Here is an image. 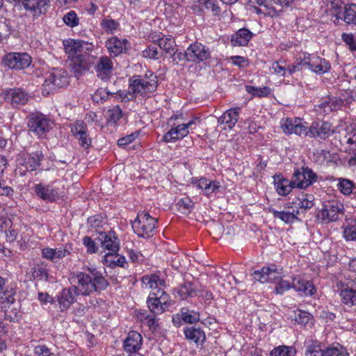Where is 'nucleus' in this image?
Listing matches in <instances>:
<instances>
[{"label":"nucleus","mask_w":356,"mask_h":356,"mask_svg":"<svg viewBox=\"0 0 356 356\" xmlns=\"http://www.w3.org/2000/svg\"><path fill=\"white\" fill-rule=\"evenodd\" d=\"M70 280L73 286L63 289L56 296L60 312L67 310L76 301V296L100 293L109 286V282L97 268L88 266H84L83 271L72 273Z\"/></svg>","instance_id":"f257e3e1"},{"label":"nucleus","mask_w":356,"mask_h":356,"mask_svg":"<svg viewBox=\"0 0 356 356\" xmlns=\"http://www.w3.org/2000/svg\"><path fill=\"white\" fill-rule=\"evenodd\" d=\"M129 91L127 92L118 90L116 94L122 99H132L138 95H143L154 92L158 87L157 76L150 73L149 80L144 79L140 76H133L129 80Z\"/></svg>","instance_id":"f03ea898"},{"label":"nucleus","mask_w":356,"mask_h":356,"mask_svg":"<svg viewBox=\"0 0 356 356\" xmlns=\"http://www.w3.org/2000/svg\"><path fill=\"white\" fill-rule=\"evenodd\" d=\"M68 84L67 72L63 68H54L46 74L42 86V94L47 97Z\"/></svg>","instance_id":"7ed1b4c3"},{"label":"nucleus","mask_w":356,"mask_h":356,"mask_svg":"<svg viewBox=\"0 0 356 356\" xmlns=\"http://www.w3.org/2000/svg\"><path fill=\"white\" fill-rule=\"evenodd\" d=\"M157 220L148 213L140 211L131 225L134 232L139 236L145 238L152 237L156 234Z\"/></svg>","instance_id":"20e7f679"},{"label":"nucleus","mask_w":356,"mask_h":356,"mask_svg":"<svg viewBox=\"0 0 356 356\" xmlns=\"http://www.w3.org/2000/svg\"><path fill=\"white\" fill-rule=\"evenodd\" d=\"M28 119L29 130L39 138L44 136L52 129L53 122L41 113H31Z\"/></svg>","instance_id":"39448f33"},{"label":"nucleus","mask_w":356,"mask_h":356,"mask_svg":"<svg viewBox=\"0 0 356 356\" xmlns=\"http://www.w3.org/2000/svg\"><path fill=\"white\" fill-rule=\"evenodd\" d=\"M43 157L41 152L19 154L17 158L18 167L16 171L19 172V175L24 176L28 171L35 170L40 165Z\"/></svg>","instance_id":"423d86ee"},{"label":"nucleus","mask_w":356,"mask_h":356,"mask_svg":"<svg viewBox=\"0 0 356 356\" xmlns=\"http://www.w3.org/2000/svg\"><path fill=\"white\" fill-rule=\"evenodd\" d=\"M317 178V175L308 166L295 169L292 176L293 185L300 189H305L312 185L316 182Z\"/></svg>","instance_id":"0eeeda50"},{"label":"nucleus","mask_w":356,"mask_h":356,"mask_svg":"<svg viewBox=\"0 0 356 356\" xmlns=\"http://www.w3.org/2000/svg\"><path fill=\"white\" fill-rule=\"evenodd\" d=\"M31 61V57L26 53L10 52L3 56L2 64L10 69L22 70L29 67Z\"/></svg>","instance_id":"6e6552de"},{"label":"nucleus","mask_w":356,"mask_h":356,"mask_svg":"<svg viewBox=\"0 0 356 356\" xmlns=\"http://www.w3.org/2000/svg\"><path fill=\"white\" fill-rule=\"evenodd\" d=\"M343 205L337 200L327 201L317 214L318 219L323 223L337 220L339 213L342 211Z\"/></svg>","instance_id":"1a4fd4ad"},{"label":"nucleus","mask_w":356,"mask_h":356,"mask_svg":"<svg viewBox=\"0 0 356 356\" xmlns=\"http://www.w3.org/2000/svg\"><path fill=\"white\" fill-rule=\"evenodd\" d=\"M282 131L286 134H295L299 136H309L310 127L300 118H286L281 124Z\"/></svg>","instance_id":"9d476101"},{"label":"nucleus","mask_w":356,"mask_h":356,"mask_svg":"<svg viewBox=\"0 0 356 356\" xmlns=\"http://www.w3.org/2000/svg\"><path fill=\"white\" fill-rule=\"evenodd\" d=\"M303 59L306 61L307 68L319 75L328 72L331 68V65L327 60L314 54H310L304 52Z\"/></svg>","instance_id":"9b49d317"},{"label":"nucleus","mask_w":356,"mask_h":356,"mask_svg":"<svg viewBox=\"0 0 356 356\" xmlns=\"http://www.w3.org/2000/svg\"><path fill=\"white\" fill-rule=\"evenodd\" d=\"M89 52H83L72 58V70L76 76H81L88 71L93 63V57Z\"/></svg>","instance_id":"f8f14e48"},{"label":"nucleus","mask_w":356,"mask_h":356,"mask_svg":"<svg viewBox=\"0 0 356 356\" xmlns=\"http://www.w3.org/2000/svg\"><path fill=\"white\" fill-rule=\"evenodd\" d=\"M195 124V120H190L187 123L178 124L173 127L166 132L162 138V141L165 143H175L178 140H181L189 134V129H192V126Z\"/></svg>","instance_id":"ddd939ff"},{"label":"nucleus","mask_w":356,"mask_h":356,"mask_svg":"<svg viewBox=\"0 0 356 356\" xmlns=\"http://www.w3.org/2000/svg\"><path fill=\"white\" fill-rule=\"evenodd\" d=\"M97 238L102 248L108 251V253L116 254L119 251L120 240L114 231L101 232Z\"/></svg>","instance_id":"4468645a"},{"label":"nucleus","mask_w":356,"mask_h":356,"mask_svg":"<svg viewBox=\"0 0 356 356\" xmlns=\"http://www.w3.org/2000/svg\"><path fill=\"white\" fill-rule=\"evenodd\" d=\"M343 104V102L341 98L332 97L327 99H323L319 104H316L314 111L316 115L324 116L341 109Z\"/></svg>","instance_id":"2eb2a0df"},{"label":"nucleus","mask_w":356,"mask_h":356,"mask_svg":"<svg viewBox=\"0 0 356 356\" xmlns=\"http://www.w3.org/2000/svg\"><path fill=\"white\" fill-rule=\"evenodd\" d=\"M188 62L198 63L208 60L211 57V52L205 45L194 42L188 48Z\"/></svg>","instance_id":"dca6fc26"},{"label":"nucleus","mask_w":356,"mask_h":356,"mask_svg":"<svg viewBox=\"0 0 356 356\" xmlns=\"http://www.w3.org/2000/svg\"><path fill=\"white\" fill-rule=\"evenodd\" d=\"M71 131L74 136L78 140L79 144L85 149L90 147L92 140L88 133L86 124L81 121H76L72 127Z\"/></svg>","instance_id":"f3484780"},{"label":"nucleus","mask_w":356,"mask_h":356,"mask_svg":"<svg viewBox=\"0 0 356 356\" xmlns=\"http://www.w3.org/2000/svg\"><path fill=\"white\" fill-rule=\"evenodd\" d=\"M65 52L74 57L83 52L91 51L93 49L92 43L83 40L69 39L63 42Z\"/></svg>","instance_id":"a211bd4d"},{"label":"nucleus","mask_w":356,"mask_h":356,"mask_svg":"<svg viewBox=\"0 0 356 356\" xmlns=\"http://www.w3.org/2000/svg\"><path fill=\"white\" fill-rule=\"evenodd\" d=\"M334 132L332 125L328 122H313L310 125L309 137L325 140Z\"/></svg>","instance_id":"6ab92c4d"},{"label":"nucleus","mask_w":356,"mask_h":356,"mask_svg":"<svg viewBox=\"0 0 356 356\" xmlns=\"http://www.w3.org/2000/svg\"><path fill=\"white\" fill-rule=\"evenodd\" d=\"M94 68L99 79L104 81H108L112 76L113 63L108 57L101 56Z\"/></svg>","instance_id":"aec40b11"},{"label":"nucleus","mask_w":356,"mask_h":356,"mask_svg":"<svg viewBox=\"0 0 356 356\" xmlns=\"http://www.w3.org/2000/svg\"><path fill=\"white\" fill-rule=\"evenodd\" d=\"M3 99L13 106H17L26 104L29 100V95L22 88H14L4 92Z\"/></svg>","instance_id":"412c9836"},{"label":"nucleus","mask_w":356,"mask_h":356,"mask_svg":"<svg viewBox=\"0 0 356 356\" xmlns=\"http://www.w3.org/2000/svg\"><path fill=\"white\" fill-rule=\"evenodd\" d=\"M33 191L38 197L49 202H54L59 197L57 188L52 184H38L34 186Z\"/></svg>","instance_id":"4be33fe9"},{"label":"nucleus","mask_w":356,"mask_h":356,"mask_svg":"<svg viewBox=\"0 0 356 356\" xmlns=\"http://www.w3.org/2000/svg\"><path fill=\"white\" fill-rule=\"evenodd\" d=\"M143 344L141 334L136 331H131L123 341L124 350L129 355L136 353Z\"/></svg>","instance_id":"5701e85b"},{"label":"nucleus","mask_w":356,"mask_h":356,"mask_svg":"<svg viewBox=\"0 0 356 356\" xmlns=\"http://www.w3.org/2000/svg\"><path fill=\"white\" fill-rule=\"evenodd\" d=\"M200 320V313L198 312L184 307L179 313L173 317L172 322L175 325L179 327L181 321L185 323L193 324L199 322Z\"/></svg>","instance_id":"b1692460"},{"label":"nucleus","mask_w":356,"mask_h":356,"mask_svg":"<svg viewBox=\"0 0 356 356\" xmlns=\"http://www.w3.org/2000/svg\"><path fill=\"white\" fill-rule=\"evenodd\" d=\"M191 183L199 189H201L204 194L209 196L216 192L220 187L218 181H211L205 177L193 178Z\"/></svg>","instance_id":"393cba45"},{"label":"nucleus","mask_w":356,"mask_h":356,"mask_svg":"<svg viewBox=\"0 0 356 356\" xmlns=\"http://www.w3.org/2000/svg\"><path fill=\"white\" fill-rule=\"evenodd\" d=\"M273 179L276 191L280 195L286 196L296 188L292 179H286L281 174L274 175Z\"/></svg>","instance_id":"a878e982"},{"label":"nucleus","mask_w":356,"mask_h":356,"mask_svg":"<svg viewBox=\"0 0 356 356\" xmlns=\"http://www.w3.org/2000/svg\"><path fill=\"white\" fill-rule=\"evenodd\" d=\"M184 334L187 340L194 342L197 346L202 345L206 341V334L200 327H186Z\"/></svg>","instance_id":"bb28decb"},{"label":"nucleus","mask_w":356,"mask_h":356,"mask_svg":"<svg viewBox=\"0 0 356 356\" xmlns=\"http://www.w3.org/2000/svg\"><path fill=\"white\" fill-rule=\"evenodd\" d=\"M128 43L126 39L120 40L116 37H112L106 42V47L111 55L117 56L127 50Z\"/></svg>","instance_id":"cd10ccee"},{"label":"nucleus","mask_w":356,"mask_h":356,"mask_svg":"<svg viewBox=\"0 0 356 356\" xmlns=\"http://www.w3.org/2000/svg\"><path fill=\"white\" fill-rule=\"evenodd\" d=\"M49 8V0H34L29 6L25 8L29 11L34 19L38 18L42 15H44Z\"/></svg>","instance_id":"c85d7f7f"},{"label":"nucleus","mask_w":356,"mask_h":356,"mask_svg":"<svg viewBox=\"0 0 356 356\" xmlns=\"http://www.w3.org/2000/svg\"><path fill=\"white\" fill-rule=\"evenodd\" d=\"M291 287L296 291L302 292L305 296H312L316 292L312 283L301 277H295Z\"/></svg>","instance_id":"c756f323"},{"label":"nucleus","mask_w":356,"mask_h":356,"mask_svg":"<svg viewBox=\"0 0 356 356\" xmlns=\"http://www.w3.org/2000/svg\"><path fill=\"white\" fill-rule=\"evenodd\" d=\"M253 34L245 28L240 29L232 35L231 42L234 46H245L252 38Z\"/></svg>","instance_id":"7c9ffc66"},{"label":"nucleus","mask_w":356,"mask_h":356,"mask_svg":"<svg viewBox=\"0 0 356 356\" xmlns=\"http://www.w3.org/2000/svg\"><path fill=\"white\" fill-rule=\"evenodd\" d=\"M339 296L342 304L348 307L356 305V289L349 287L348 285H342L339 291Z\"/></svg>","instance_id":"2f4dec72"},{"label":"nucleus","mask_w":356,"mask_h":356,"mask_svg":"<svg viewBox=\"0 0 356 356\" xmlns=\"http://www.w3.org/2000/svg\"><path fill=\"white\" fill-rule=\"evenodd\" d=\"M338 19H342L348 25L356 26V4L345 5L343 13L338 15Z\"/></svg>","instance_id":"473e14b6"},{"label":"nucleus","mask_w":356,"mask_h":356,"mask_svg":"<svg viewBox=\"0 0 356 356\" xmlns=\"http://www.w3.org/2000/svg\"><path fill=\"white\" fill-rule=\"evenodd\" d=\"M276 268L264 266L260 270H255L253 273L254 279L261 282L271 281L275 279Z\"/></svg>","instance_id":"72a5a7b5"},{"label":"nucleus","mask_w":356,"mask_h":356,"mask_svg":"<svg viewBox=\"0 0 356 356\" xmlns=\"http://www.w3.org/2000/svg\"><path fill=\"white\" fill-rule=\"evenodd\" d=\"M69 254L70 252L67 250L62 248L54 249L50 248H45L42 250V257L52 261H56L59 259H61Z\"/></svg>","instance_id":"f704fd0d"},{"label":"nucleus","mask_w":356,"mask_h":356,"mask_svg":"<svg viewBox=\"0 0 356 356\" xmlns=\"http://www.w3.org/2000/svg\"><path fill=\"white\" fill-rule=\"evenodd\" d=\"M238 112L236 108L226 111L218 120V123L225 124L229 129L233 128L238 121Z\"/></svg>","instance_id":"c9c22d12"},{"label":"nucleus","mask_w":356,"mask_h":356,"mask_svg":"<svg viewBox=\"0 0 356 356\" xmlns=\"http://www.w3.org/2000/svg\"><path fill=\"white\" fill-rule=\"evenodd\" d=\"M200 291L196 290L191 282H185L177 289V294L181 299L185 300L188 298L199 296Z\"/></svg>","instance_id":"e433bc0d"},{"label":"nucleus","mask_w":356,"mask_h":356,"mask_svg":"<svg viewBox=\"0 0 356 356\" xmlns=\"http://www.w3.org/2000/svg\"><path fill=\"white\" fill-rule=\"evenodd\" d=\"M157 45L159 48L163 50L165 54L175 56V41L171 37L163 36L157 40Z\"/></svg>","instance_id":"4c0bfd02"},{"label":"nucleus","mask_w":356,"mask_h":356,"mask_svg":"<svg viewBox=\"0 0 356 356\" xmlns=\"http://www.w3.org/2000/svg\"><path fill=\"white\" fill-rule=\"evenodd\" d=\"M306 356H325V349L318 341H309L305 346Z\"/></svg>","instance_id":"58836bf2"},{"label":"nucleus","mask_w":356,"mask_h":356,"mask_svg":"<svg viewBox=\"0 0 356 356\" xmlns=\"http://www.w3.org/2000/svg\"><path fill=\"white\" fill-rule=\"evenodd\" d=\"M143 284L150 289H157L165 285V280L155 274L147 275L142 277Z\"/></svg>","instance_id":"ea45409f"},{"label":"nucleus","mask_w":356,"mask_h":356,"mask_svg":"<svg viewBox=\"0 0 356 356\" xmlns=\"http://www.w3.org/2000/svg\"><path fill=\"white\" fill-rule=\"evenodd\" d=\"M104 262L105 264L110 267L123 266L126 262V259L123 256L119 257L118 253H107L104 256Z\"/></svg>","instance_id":"a19ab883"},{"label":"nucleus","mask_w":356,"mask_h":356,"mask_svg":"<svg viewBox=\"0 0 356 356\" xmlns=\"http://www.w3.org/2000/svg\"><path fill=\"white\" fill-rule=\"evenodd\" d=\"M268 211L270 213H273L274 218H279L285 223H291L295 220L298 219L296 214L289 211H279L273 208H268Z\"/></svg>","instance_id":"79ce46f5"},{"label":"nucleus","mask_w":356,"mask_h":356,"mask_svg":"<svg viewBox=\"0 0 356 356\" xmlns=\"http://www.w3.org/2000/svg\"><path fill=\"white\" fill-rule=\"evenodd\" d=\"M6 280L3 277L0 276V292H2L1 299L3 300V302L8 304H13L15 302V292L12 289H5Z\"/></svg>","instance_id":"37998d69"},{"label":"nucleus","mask_w":356,"mask_h":356,"mask_svg":"<svg viewBox=\"0 0 356 356\" xmlns=\"http://www.w3.org/2000/svg\"><path fill=\"white\" fill-rule=\"evenodd\" d=\"M122 117V111L119 106H115L106 112L107 123L115 124Z\"/></svg>","instance_id":"c03bdc74"},{"label":"nucleus","mask_w":356,"mask_h":356,"mask_svg":"<svg viewBox=\"0 0 356 356\" xmlns=\"http://www.w3.org/2000/svg\"><path fill=\"white\" fill-rule=\"evenodd\" d=\"M325 356H348V353L342 346L337 343L325 349Z\"/></svg>","instance_id":"a18cd8bd"},{"label":"nucleus","mask_w":356,"mask_h":356,"mask_svg":"<svg viewBox=\"0 0 356 356\" xmlns=\"http://www.w3.org/2000/svg\"><path fill=\"white\" fill-rule=\"evenodd\" d=\"M296 350L291 346H280L275 348L271 352L270 356H295Z\"/></svg>","instance_id":"49530a36"},{"label":"nucleus","mask_w":356,"mask_h":356,"mask_svg":"<svg viewBox=\"0 0 356 356\" xmlns=\"http://www.w3.org/2000/svg\"><path fill=\"white\" fill-rule=\"evenodd\" d=\"M354 186L353 181L347 179L340 178L337 184V188L343 195H348L352 193Z\"/></svg>","instance_id":"de8ad7c7"},{"label":"nucleus","mask_w":356,"mask_h":356,"mask_svg":"<svg viewBox=\"0 0 356 356\" xmlns=\"http://www.w3.org/2000/svg\"><path fill=\"white\" fill-rule=\"evenodd\" d=\"M147 304L151 313L154 315L161 314L166 310L163 305H160V300L157 298H147Z\"/></svg>","instance_id":"09e8293b"},{"label":"nucleus","mask_w":356,"mask_h":356,"mask_svg":"<svg viewBox=\"0 0 356 356\" xmlns=\"http://www.w3.org/2000/svg\"><path fill=\"white\" fill-rule=\"evenodd\" d=\"M245 90L254 96L259 97H267L270 95L271 90L268 87L257 88L252 86H246Z\"/></svg>","instance_id":"8fccbe9b"},{"label":"nucleus","mask_w":356,"mask_h":356,"mask_svg":"<svg viewBox=\"0 0 356 356\" xmlns=\"http://www.w3.org/2000/svg\"><path fill=\"white\" fill-rule=\"evenodd\" d=\"M163 55L161 51H159L157 44L154 43L149 45L143 51V56L146 58L157 60Z\"/></svg>","instance_id":"3c124183"},{"label":"nucleus","mask_w":356,"mask_h":356,"mask_svg":"<svg viewBox=\"0 0 356 356\" xmlns=\"http://www.w3.org/2000/svg\"><path fill=\"white\" fill-rule=\"evenodd\" d=\"M156 315L146 314V312H140L138 314V318L142 321H145L148 327L151 330L154 331L159 326L157 319L155 317Z\"/></svg>","instance_id":"603ef678"},{"label":"nucleus","mask_w":356,"mask_h":356,"mask_svg":"<svg viewBox=\"0 0 356 356\" xmlns=\"http://www.w3.org/2000/svg\"><path fill=\"white\" fill-rule=\"evenodd\" d=\"M347 133L345 136L346 143L350 145L349 149H356V124L347 127Z\"/></svg>","instance_id":"864d4df0"},{"label":"nucleus","mask_w":356,"mask_h":356,"mask_svg":"<svg viewBox=\"0 0 356 356\" xmlns=\"http://www.w3.org/2000/svg\"><path fill=\"white\" fill-rule=\"evenodd\" d=\"M11 33L10 21L8 19H0V42L6 39Z\"/></svg>","instance_id":"5fc2aeb1"},{"label":"nucleus","mask_w":356,"mask_h":356,"mask_svg":"<svg viewBox=\"0 0 356 356\" xmlns=\"http://www.w3.org/2000/svg\"><path fill=\"white\" fill-rule=\"evenodd\" d=\"M63 22L65 24L71 27L74 28L78 26L79 23V19L77 17L76 13L74 10H70L63 16Z\"/></svg>","instance_id":"6e6d98bb"},{"label":"nucleus","mask_w":356,"mask_h":356,"mask_svg":"<svg viewBox=\"0 0 356 356\" xmlns=\"http://www.w3.org/2000/svg\"><path fill=\"white\" fill-rule=\"evenodd\" d=\"M314 197L311 194H302L301 197L299 198V206L300 208L305 209H310L314 205Z\"/></svg>","instance_id":"4d7b16f0"},{"label":"nucleus","mask_w":356,"mask_h":356,"mask_svg":"<svg viewBox=\"0 0 356 356\" xmlns=\"http://www.w3.org/2000/svg\"><path fill=\"white\" fill-rule=\"evenodd\" d=\"M311 319V314L307 312L299 310L295 314L294 321L296 323L306 325Z\"/></svg>","instance_id":"13d9d810"},{"label":"nucleus","mask_w":356,"mask_h":356,"mask_svg":"<svg viewBox=\"0 0 356 356\" xmlns=\"http://www.w3.org/2000/svg\"><path fill=\"white\" fill-rule=\"evenodd\" d=\"M32 277L37 281H47L48 279V273L43 267H36L33 269Z\"/></svg>","instance_id":"bf43d9fd"},{"label":"nucleus","mask_w":356,"mask_h":356,"mask_svg":"<svg viewBox=\"0 0 356 356\" xmlns=\"http://www.w3.org/2000/svg\"><path fill=\"white\" fill-rule=\"evenodd\" d=\"M341 40L349 47L351 51H356V40L353 34L343 33Z\"/></svg>","instance_id":"052dcab7"},{"label":"nucleus","mask_w":356,"mask_h":356,"mask_svg":"<svg viewBox=\"0 0 356 356\" xmlns=\"http://www.w3.org/2000/svg\"><path fill=\"white\" fill-rule=\"evenodd\" d=\"M273 5H275L273 3L268 2L264 7L265 10L263 13L265 15H269L272 17L279 16V13L282 11V8L277 10Z\"/></svg>","instance_id":"680f3d73"},{"label":"nucleus","mask_w":356,"mask_h":356,"mask_svg":"<svg viewBox=\"0 0 356 356\" xmlns=\"http://www.w3.org/2000/svg\"><path fill=\"white\" fill-rule=\"evenodd\" d=\"M113 93L111 92L109 90H106V89L99 88L95 92L93 95L94 101L99 102V99L102 101H106L108 99L110 95H112Z\"/></svg>","instance_id":"e2e57ef3"},{"label":"nucleus","mask_w":356,"mask_h":356,"mask_svg":"<svg viewBox=\"0 0 356 356\" xmlns=\"http://www.w3.org/2000/svg\"><path fill=\"white\" fill-rule=\"evenodd\" d=\"M138 136V134L137 133H132L129 135L122 137L118 140V145L120 147H126L134 140H135Z\"/></svg>","instance_id":"0e129e2a"},{"label":"nucleus","mask_w":356,"mask_h":356,"mask_svg":"<svg viewBox=\"0 0 356 356\" xmlns=\"http://www.w3.org/2000/svg\"><path fill=\"white\" fill-rule=\"evenodd\" d=\"M291 288V285L289 283V282L286 280H280L277 284L275 288V292L277 294L282 295L285 291H288L289 289Z\"/></svg>","instance_id":"69168bd1"},{"label":"nucleus","mask_w":356,"mask_h":356,"mask_svg":"<svg viewBox=\"0 0 356 356\" xmlns=\"http://www.w3.org/2000/svg\"><path fill=\"white\" fill-rule=\"evenodd\" d=\"M83 243L87 248V252L92 254L96 252L97 247L95 241L90 236H84L83 238Z\"/></svg>","instance_id":"338daca9"},{"label":"nucleus","mask_w":356,"mask_h":356,"mask_svg":"<svg viewBox=\"0 0 356 356\" xmlns=\"http://www.w3.org/2000/svg\"><path fill=\"white\" fill-rule=\"evenodd\" d=\"M343 236L347 241L356 240V227H347L343 230Z\"/></svg>","instance_id":"774afa93"}]
</instances>
